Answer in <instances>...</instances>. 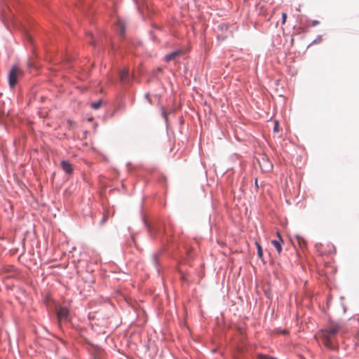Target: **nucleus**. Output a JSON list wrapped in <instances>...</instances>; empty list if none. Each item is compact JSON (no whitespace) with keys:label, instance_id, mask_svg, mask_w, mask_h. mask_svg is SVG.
Returning a JSON list of instances; mask_svg holds the SVG:
<instances>
[{"label":"nucleus","instance_id":"nucleus-3","mask_svg":"<svg viewBox=\"0 0 359 359\" xmlns=\"http://www.w3.org/2000/svg\"><path fill=\"white\" fill-rule=\"evenodd\" d=\"M126 22L123 19L117 20L116 32L121 37H123L126 32Z\"/></svg>","mask_w":359,"mask_h":359},{"label":"nucleus","instance_id":"nucleus-8","mask_svg":"<svg viewBox=\"0 0 359 359\" xmlns=\"http://www.w3.org/2000/svg\"><path fill=\"white\" fill-rule=\"evenodd\" d=\"M277 236H278V240L272 241L271 243L274 246V248L276 249L277 252L278 253H280V252L282 250L281 244L283 243V241L281 238V237L280 236V234H279L278 232H277Z\"/></svg>","mask_w":359,"mask_h":359},{"label":"nucleus","instance_id":"nucleus-18","mask_svg":"<svg viewBox=\"0 0 359 359\" xmlns=\"http://www.w3.org/2000/svg\"><path fill=\"white\" fill-rule=\"evenodd\" d=\"M161 114H162V116L163 117V118L165 119V122H168V115H167L166 111L164 109H162Z\"/></svg>","mask_w":359,"mask_h":359},{"label":"nucleus","instance_id":"nucleus-9","mask_svg":"<svg viewBox=\"0 0 359 359\" xmlns=\"http://www.w3.org/2000/svg\"><path fill=\"white\" fill-rule=\"evenodd\" d=\"M142 220H143V223H144L145 227L147 228V231L149 233L150 236H151V237L154 236V235L155 233L154 229L146 221V219L144 218H143Z\"/></svg>","mask_w":359,"mask_h":359},{"label":"nucleus","instance_id":"nucleus-25","mask_svg":"<svg viewBox=\"0 0 359 359\" xmlns=\"http://www.w3.org/2000/svg\"><path fill=\"white\" fill-rule=\"evenodd\" d=\"M255 186L258 187V184H257V179H256V180H255Z\"/></svg>","mask_w":359,"mask_h":359},{"label":"nucleus","instance_id":"nucleus-20","mask_svg":"<svg viewBox=\"0 0 359 359\" xmlns=\"http://www.w3.org/2000/svg\"><path fill=\"white\" fill-rule=\"evenodd\" d=\"M286 18H287V15L285 13H283L282 14V22L283 24H284L285 22V20H286Z\"/></svg>","mask_w":359,"mask_h":359},{"label":"nucleus","instance_id":"nucleus-11","mask_svg":"<svg viewBox=\"0 0 359 359\" xmlns=\"http://www.w3.org/2000/svg\"><path fill=\"white\" fill-rule=\"evenodd\" d=\"M102 100H97L96 102H91L90 104V107L92 109H98L102 106Z\"/></svg>","mask_w":359,"mask_h":359},{"label":"nucleus","instance_id":"nucleus-2","mask_svg":"<svg viewBox=\"0 0 359 359\" xmlns=\"http://www.w3.org/2000/svg\"><path fill=\"white\" fill-rule=\"evenodd\" d=\"M18 72L19 69L15 65L11 69L8 74V83L11 87H13L17 83Z\"/></svg>","mask_w":359,"mask_h":359},{"label":"nucleus","instance_id":"nucleus-24","mask_svg":"<svg viewBox=\"0 0 359 359\" xmlns=\"http://www.w3.org/2000/svg\"><path fill=\"white\" fill-rule=\"evenodd\" d=\"M312 24H313V25H318V21H316V20H315V21H313V23H312Z\"/></svg>","mask_w":359,"mask_h":359},{"label":"nucleus","instance_id":"nucleus-1","mask_svg":"<svg viewBox=\"0 0 359 359\" xmlns=\"http://www.w3.org/2000/svg\"><path fill=\"white\" fill-rule=\"evenodd\" d=\"M340 328L341 326L339 324L334 322H330L328 323L327 328L322 331L323 344L325 346L332 348V338L337 333H338Z\"/></svg>","mask_w":359,"mask_h":359},{"label":"nucleus","instance_id":"nucleus-6","mask_svg":"<svg viewBox=\"0 0 359 359\" xmlns=\"http://www.w3.org/2000/svg\"><path fill=\"white\" fill-rule=\"evenodd\" d=\"M61 168L62 170L67 174V175H71L73 173L74 168L72 165L66 160H62L60 163Z\"/></svg>","mask_w":359,"mask_h":359},{"label":"nucleus","instance_id":"nucleus-22","mask_svg":"<svg viewBox=\"0 0 359 359\" xmlns=\"http://www.w3.org/2000/svg\"><path fill=\"white\" fill-rule=\"evenodd\" d=\"M297 239H298V241H299V243L300 245H302V242L304 244L305 243V241L303 240V239H300L299 237H297Z\"/></svg>","mask_w":359,"mask_h":359},{"label":"nucleus","instance_id":"nucleus-7","mask_svg":"<svg viewBox=\"0 0 359 359\" xmlns=\"http://www.w3.org/2000/svg\"><path fill=\"white\" fill-rule=\"evenodd\" d=\"M182 53V50L181 49L172 51L165 55L163 60L165 62H168L172 60H174L176 57L180 56Z\"/></svg>","mask_w":359,"mask_h":359},{"label":"nucleus","instance_id":"nucleus-21","mask_svg":"<svg viewBox=\"0 0 359 359\" xmlns=\"http://www.w3.org/2000/svg\"><path fill=\"white\" fill-rule=\"evenodd\" d=\"M149 34H150L151 39H153V41H155L156 40V37L154 36V32L153 31H150L149 32Z\"/></svg>","mask_w":359,"mask_h":359},{"label":"nucleus","instance_id":"nucleus-27","mask_svg":"<svg viewBox=\"0 0 359 359\" xmlns=\"http://www.w3.org/2000/svg\"><path fill=\"white\" fill-rule=\"evenodd\" d=\"M358 335H359V331H358Z\"/></svg>","mask_w":359,"mask_h":359},{"label":"nucleus","instance_id":"nucleus-17","mask_svg":"<svg viewBox=\"0 0 359 359\" xmlns=\"http://www.w3.org/2000/svg\"><path fill=\"white\" fill-rule=\"evenodd\" d=\"M226 38H227L226 35H224V34H219V33L217 34L218 40L224 41Z\"/></svg>","mask_w":359,"mask_h":359},{"label":"nucleus","instance_id":"nucleus-26","mask_svg":"<svg viewBox=\"0 0 359 359\" xmlns=\"http://www.w3.org/2000/svg\"><path fill=\"white\" fill-rule=\"evenodd\" d=\"M271 359H276V358L271 357Z\"/></svg>","mask_w":359,"mask_h":359},{"label":"nucleus","instance_id":"nucleus-4","mask_svg":"<svg viewBox=\"0 0 359 359\" xmlns=\"http://www.w3.org/2000/svg\"><path fill=\"white\" fill-rule=\"evenodd\" d=\"M119 78L122 83H128L131 80L129 70L127 69H122L119 73Z\"/></svg>","mask_w":359,"mask_h":359},{"label":"nucleus","instance_id":"nucleus-23","mask_svg":"<svg viewBox=\"0 0 359 359\" xmlns=\"http://www.w3.org/2000/svg\"><path fill=\"white\" fill-rule=\"evenodd\" d=\"M149 93H146V94L144 95V97H145L146 99L149 100Z\"/></svg>","mask_w":359,"mask_h":359},{"label":"nucleus","instance_id":"nucleus-10","mask_svg":"<svg viewBox=\"0 0 359 359\" xmlns=\"http://www.w3.org/2000/svg\"><path fill=\"white\" fill-rule=\"evenodd\" d=\"M229 29V25L225 22L220 23L217 25V29L218 32H224L227 31Z\"/></svg>","mask_w":359,"mask_h":359},{"label":"nucleus","instance_id":"nucleus-14","mask_svg":"<svg viewBox=\"0 0 359 359\" xmlns=\"http://www.w3.org/2000/svg\"><path fill=\"white\" fill-rule=\"evenodd\" d=\"M256 245H257V255L259 258H262L263 251H262V246L258 243H256Z\"/></svg>","mask_w":359,"mask_h":359},{"label":"nucleus","instance_id":"nucleus-16","mask_svg":"<svg viewBox=\"0 0 359 359\" xmlns=\"http://www.w3.org/2000/svg\"><path fill=\"white\" fill-rule=\"evenodd\" d=\"M273 133H278L279 131V123L277 120L274 121Z\"/></svg>","mask_w":359,"mask_h":359},{"label":"nucleus","instance_id":"nucleus-5","mask_svg":"<svg viewBox=\"0 0 359 359\" xmlns=\"http://www.w3.org/2000/svg\"><path fill=\"white\" fill-rule=\"evenodd\" d=\"M57 315L59 321H66L68 320L69 309L65 306H60V309L57 311Z\"/></svg>","mask_w":359,"mask_h":359},{"label":"nucleus","instance_id":"nucleus-12","mask_svg":"<svg viewBox=\"0 0 359 359\" xmlns=\"http://www.w3.org/2000/svg\"><path fill=\"white\" fill-rule=\"evenodd\" d=\"M86 39L88 40V43L93 46H95V41L93 35L90 32L86 33Z\"/></svg>","mask_w":359,"mask_h":359},{"label":"nucleus","instance_id":"nucleus-15","mask_svg":"<svg viewBox=\"0 0 359 359\" xmlns=\"http://www.w3.org/2000/svg\"><path fill=\"white\" fill-rule=\"evenodd\" d=\"M273 333L275 334H287V330H273Z\"/></svg>","mask_w":359,"mask_h":359},{"label":"nucleus","instance_id":"nucleus-13","mask_svg":"<svg viewBox=\"0 0 359 359\" xmlns=\"http://www.w3.org/2000/svg\"><path fill=\"white\" fill-rule=\"evenodd\" d=\"M160 255H161V252H156V253H154L152 256V262H153L155 267H157L158 265V257H159Z\"/></svg>","mask_w":359,"mask_h":359},{"label":"nucleus","instance_id":"nucleus-19","mask_svg":"<svg viewBox=\"0 0 359 359\" xmlns=\"http://www.w3.org/2000/svg\"><path fill=\"white\" fill-rule=\"evenodd\" d=\"M257 358L258 359H269L266 355L263 354H258Z\"/></svg>","mask_w":359,"mask_h":359}]
</instances>
